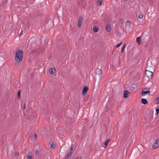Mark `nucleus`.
<instances>
[{
  "instance_id": "6",
  "label": "nucleus",
  "mask_w": 159,
  "mask_h": 159,
  "mask_svg": "<svg viewBox=\"0 0 159 159\" xmlns=\"http://www.w3.org/2000/svg\"><path fill=\"white\" fill-rule=\"evenodd\" d=\"M110 139H107V140L105 141L102 144V146L104 148H106L107 147L108 144L109 142L110 141Z\"/></svg>"
},
{
  "instance_id": "21",
  "label": "nucleus",
  "mask_w": 159,
  "mask_h": 159,
  "mask_svg": "<svg viewBox=\"0 0 159 159\" xmlns=\"http://www.w3.org/2000/svg\"><path fill=\"white\" fill-rule=\"evenodd\" d=\"M156 114L157 115L159 113V107H157L156 108Z\"/></svg>"
},
{
  "instance_id": "31",
  "label": "nucleus",
  "mask_w": 159,
  "mask_h": 159,
  "mask_svg": "<svg viewBox=\"0 0 159 159\" xmlns=\"http://www.w3.org/2000/svg\"><path fill=\"white\" fill-rule=\"evenodd\" d=\"M35 139H36V134H35Z\"/></svg>"
},
{
  "instance_id": "28",
  "label": "nucleus",
  "mask_w": 159,
  "mask_h": 159,
  "mask_svg": "<svg viewBox=\"0 0 159 159\" xmlns=\"http://www.w3.org/2000/svg\"><path fill=\"white\" fill-rule=\"evenodd\" d=\"M35 153L36 154H39V152L38 150H36L35 151Z\"/></svg>"
},
{
  "instance_id": "9",
  "label": "nucleus",
  "mask_w": 159,
  "mask_h": 159,
  "mask_svg": "<svg viewBox=\"0 0 159 159\" xmlns=\"http://www.w3.org/2000/svg\"><path fill=\"white\" fill-rule=\"evenodd\" d=\"M83 20V18L82 17H80L79 19L78 22V26L80 27L81 26L82 22Z\"/></svg>"
},
{
  "instance_id": "4",
  "label": "nucleus",
  "mask_w": 159,
  "mask_h": 159,
  "mask_svg": "<svg viewBox=\"0 0 159 159\" xmlns=\"http://www.w3.org/2000/svg\"><path fill=\"white\" fill-rule=\"evenodd\" d=\"M150 92V90L148 88H145L143 89L141 93V94L142 96H144L146 95Z\"/></svg>"
},
{
  "instance_id": "32",
  "label": "nucleus",
  "mask_w": 159,
  "mask_h": 159,
  "mask_svg": "<svg viewBox=\"0 0 159 159\" xmlns=\"http://www.w3.org/2000/svg\"><path fill=\"white\" fill-rule=\"evenodd\" d=\"M25 104H24V109H25Z\"/></svg>"
},
{
  "instance_id": "5",
  "label": "nucleus",
  "mask_w": 159,
  "mask_h": 159,
  "mask_svg": "<svg viewBox=\"0 0 159 159\" xmlns=\"http://www.w3.org/2000/svg\"><path fill=\"white\" fill-rule=\"evenodd\" d=\"M159 146V140H156L153 144L152 148L156 149Z\"/></svg>"
},
{
  "instance_id": "18",
  "label": "nucleus",
  "mask_w": 159,
  "mask_h": 159,
  "mask_svg": "<svg viewBox=\"0 0 159 159\" xmlns=\"http://www.w3.org/2000/svg\"><path fill=\"white\" fill-rule=\"evenodd\" d=\"M136 41L138 42L139 44H140L141 43L140 40V37H137L136 38Z\"/></svg>"
},
{
  "instance_id": "10",
  "label": "nucleus",
  "mask_w": 159,
  "mask_h": 159,
  "mask_svg": "<svg viewBox=\"0 0 159 159\" xmlns=\"http://www.w3.org/2000/svg\"><path fill=\"white\" fill-rule=\"evenodd\" d=\"M55 70V68H51L49 70V72L51 75H53Z\"/></svg>"
},
{
  "instance_id": "2",
  "label": "nucleus",
  "mask_w": 159,
  "mask_h": 159,
  "mask_svg": "<svg viewBox=\"0 0 159 159\" xmlns=\"http://www.w3.org/2000/svg\"><path fill=\"white\" fill-rule=\"evenodd\" d=\"M73 148L74 146L73 145H72L70 146V148L69 151H68L67 152V154L66 157V159H69V158L70 157L73 152L74 151V150H73Z\"/></svg>"
},
{
  "instance_id": "22",
  "label": "nucleus",
  "mask_w": 159,
  "mask_h": 159,
  "mask_svg": "<svg viewBox=\"0 0 159 159\" xmlns=\"http://www.w3.org/2000/svg\"><path fill=\"white\" fill-rule=\"evenodd\" d=\"M122 42H121L120 43H119L118 44L116 45V48H118V47H120V46L121 45V44H122Z\"/></svg>"
},
{
  "instance_id": "12",
  "label": "nucleus",
  "mask_w": 159,
  "mask_h": 159,
  "mask_svg": "<svg viewBox=\"0 0 159 159\" xmlns=\"http://www.w3.org/2000/svg\"><path fill=\"white\" fill-rule=\"evenodd\" d=\"M19 155V152L16 151L11 153V156L13 157H17Z\"/></svg>"
},
{
  "instance_id": "30",
  "label": "nucleus",
  "mask_w": 159,
  "mask_h": 159,
  "mask_svg": "<svg viewBox=\"0 0 159 159\" xmlns=\"http://www.w3.org/2000/svg\"><path fill=\"white\" fill-rule=\"evenodd\" d=\"M126 46V44H125L123 47H124V48H125Z\"/></svg>"
},
{
  "instance_id": "8",
  "label": "nucleus",
  "mask_w": 159,
  "mask_h": 159,
  "mask_svg": "<svg viewBox=\"0 0 159 159\" xmlns=\"http://www.w3.org/2000/svg\"><path fill=\"white\" fill-rule=\"evenodd\" d=\"M95 73L96 74L99 75L101 74L102 73V71L101 69H97L95 70Z\"/></svg>"
},
{
  "instance_id": "14",
  "label": "nucleus",
  "mask_w": 159,
  "mask_h": 159,
  "mask_svg": "<svg viewBox=\"0 0 159 159\" xmlns=\"http://www.w3.org/2000/svg\"><path fill=\"white\" fill-rule=\"evenodd\" d=\"M125 26L127 28H129L130 26V22L129 20H127L125 25Z\"/></svg>"
},
{
  "instance_id": "16",
  "label": "nucleus",
  "mask_w": 159,
  "mask_h": 159,
  "mask_svg": "<svg viewBox=\"0 0 159 159\" xmlns=\"http://www.w3.org/2000/svg\"><path fill=\"white\" fill-rule=\"evenodd\" d=\"M93 31L95 33L97 32L98 31V28L96 26H94L93 28Z\"/></svg>"
},
{
  "instance_id": "3",
  "label": "nucleus",
  "mask_w": 159,
  "mask_h": 159,
  "mask_svg": "<svg viewBox=\"0 0 159 159\" xmlns=\"http://www.w3.org/2000/svg\"><path fill=\"white\" fill-rule=\"evenodd\" d=\"M145 75L148 78L150 79L152 78L153 73L151 71L146 70L145 72Z\"/></svg>"
},
{
  "instance_id": "13",
  "label": "nucleus",
  "mask_w": 159,
  "mask_h": 159,
  "mask_svg": "<svg viewBox=\"0 0 159 159\" xmlns=\"http://www.w3.org/2000/svg\"><path fill=\"white\" fill-rule=\"evenodd\" d=\"M129 92L127 90H125L124 92V96L125 98H127L128 97Z\"/></svg>"
},
{
  "instance_id": "11",
  "label": "nucleus",
  "mask_w": 159,
  "mask_h": 159,
  "mask_svg": "<svg viewBox=\"0 0 159 159\" xmlns=\"http://www.w3.org/2000/svg\"><path fill=\"white\" fill-rule=\"evenodd\" d=\"M27 159H33L32 154L31 152H29L27 154Z\"/></svg>"
},
{
  "instance_id": "27",
  "label": "nucleus",
  "mask_w": 159,
  "mask_h": 159,
  "mask_svg": "<svg viewBox=\"0 0 159 159\" xmlns=\"http://www.w3.org/2000/svg\"><path fill=\"white\" fill-rule=\"evenodd\" d=\"M23 34V32L21 31L19 34V36H20Z\"/></svg>"
},
{
  "instance_id": "26",
  "label": "nucleus",
  "mask_w": 159,
  "mask_h": 159,
  "mask_svg": "<svg viewBox=\"0 0 159 159\" xmlns=\"http://www.w3.org/2000/svg\"><path fill=\"white\" fill-rule=\"evenodd\" d=\"M125 48H124V47H122V49H121V51L122 52H123V51H124V49H125Z\"/></svg>"
},
{
  "instance_id": "20",
  "label": "nucleus",
  "mask_w": 159,
  "mask_h": 159,
  "mask_svg": "<svg viewBox=\"0 0 159 159\" xmlns=\"http://www.w3.org/2000/svg\"><path fill=\"white\" fill-rule=\"evenodd\" d=\"M156 103H159V97L156 98Z\"/></svg>"
},
{
  "instance_id": "15",
  "label": "nucleus",
  "mask_w": 159,
  "mask_h": 159,
  "mask_svg": "<svg viewBox=\"0 0 159 159\" xmlns=\"http://www.w3.org/2000/svg\"><path fill=\"white\" fill-rule=\"evenodd\" d=\"M106 30L107 32H109L111 30V26L109 25H107L106 27Z\"/></svg>"
},
{
  "instance_id": "1",
  "label": "nucleus",
  "mask_w": 159,
  "mask_h": 159,
  "mask_svg": "<svg viewBox=\"0 0 159 159\" xmlns=\"http://www.w3.org/2000/svg\"><path fill=\"white\" fill-rule=\"evenodd\" d=\"M23 52L19 49L17 50L16 52L15 60L17 62H21L22 59Z\"/></svg>"
},
{
  "instance_id": "23",
  "label": "nucleus",
  "mask_w": 159,
  "mask_h": 159,
  "mask_svg": "<svg viewBox=\"0 0 159 159\" xmlns=\"http://www.w3.org/2000/svg\"><path fill=\"white\" fill-rule=\"evenodd\" d=\"M143 17V16L142 14H140L139 15V17L140 19H142Z\"/></svg>"
},
{
  "instance_id": "24",
  "label": "nucleus",
  "mask_w": 159,
  "mask_h": 159,
  "mask_svg": "<svg viewBox=\"0 0 159 159\" xmlns=\"http://www.w3.org/2000/svg\"><path fill=\"white\" fill-rule=\"evenodd\" d=\"M102 2V0H98V3H99V5H101Z\"/></svg>"
},
{
  "instance_id": "19",
  "label": "nucleus",
  "mask_w": 159,
  "mask_h": 159,
  "mask_svg": "<svg viewBox=\"0 0 159 159\" xmlns=\"http://www.w3.org/2000/svg\"><path fill=\"white\" fill-rule=\"evenodd\" d=\"M50 147L52 148H54L56 147V145H55L54 143L53 142H52L51 143H50Z\"/></svg>"
},
{
  "instance_id": "7",
  "label": "nucleus",
  "mask_w": 159,
  "mask_h": 159,
  "mask_svg": "<svg viewBox=\"0 0 159 159\" xmlns=\"http://www.w3.org/2000/svg\"><path fill=\"white\" fill-rule=\"evenodd\" d=\"M88 88L87 86H85L84 87L82 91V94L83 95H84L87 92L88 90Z\"/></svg>"
},
{
  "instance_id": "25",
  "label": "nucleus",
  "mask_w": 159,
  "mask_h": 159,
  "mask_svg": "<svg viewBox=\"0 0 159 159\" xmlns=\"http://www.w3.org/2000/svg\"><path fill=\"white\" fill-rule=\"evenodd\" d=\"M20 91H19L17 93L18 96L19 98L20 97Z\"/></svg>"
},
{
  "instance_id": "17",
  "label": "nucleus",
  "mask_w": 159,
  "mask_h": 159,
  "mask_svg": "<svg viewBox=\"0 0 159 159\" xmlns=\"http://www.w3.org/2000/svg\"><path fill=\"white\" fill-rule=\"evenodd\" d=\"M142 103L145 104L147 103V101L146 99L142 98Z\"/></svg>"
},
{
  "instance_id": "29",
  "label": "nucleus",
  "mask_w": 159,
  "mask_h": 159,
  "mask_svg": "<svg viewBox=\"0 0 159 159\" xmlns=\"http://www.w3.org/2000/svg\"><path fill=\"white\" fill-rule=\"evenodd\" d=\"M81 159V157H77L76 159Z\"/></svg>"
}]
</instances>
